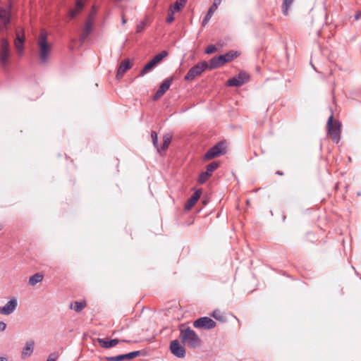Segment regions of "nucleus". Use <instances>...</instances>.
Returning <instances> with one entry per match:
<instances>
[{"mask_svg":"<svg viewBox=\"0 0 361 361\" xmlns=\"http://www.w3.org/2000/svg\"><path fill=\"white\" fill-rule=\"evenodd\" d=\"M221 0H214L213 4L209 8L208 12L207 14L209 16H212L214 13L216 11V10L218 8V6L220 4Z\"/></svg>","mask_w":361,"mask_h":361,"instance_id":"c756f323","label":"nucleus"},{"mask_svg":"<svg viewBox=\"0 0 361 361\" xmlns=\"http://www.w3.org/2000/svg\"><path fill=\"white\" fill-rule=\"evenodd\" d=\"M147 26V20H143L142 22H140L136 27V32H142Z\"/></svg>","mask_w":361,"mask_h":361,"instance_id":"473e14b6","label":"nucleus"},{"mask_svg":"<svg viewBox=\"0 0 361 361\" xmlns=\"http://www.w3.org/2000/svg\"><path fill=\"white\" fill-rule=\"evenodd\" d=\"M35 346V342L32 340L27 341L25 343V346L23 347L21 352V358L25 360L27 357H30L33 353Z\"/></svg>","mask_w":361,"mask_h":361,"instance_id":"dca6fc26","label":"nucleus"},{"mask_svg":"<svg viewBox=\"0 0 361 361\" xmlns=\"http://www.w3.org/2000/svg\"><path fill=\"white\" fill-rule=\"evenodd\" d=\"M216 51V47L213 45V44H211V45H209L206 49H205V54H213L214 53L215 51Z\"/></svg>","mask_w":361,"mask_h":361,"instance_id":"f704fd0d","label":"nucleus"},{"mask_svg":"<svg viewBox=\"0 0 361 361\" xmlns=\"http://www.w3.org/2000/svg\"><path fill=\"white\" fill-rule=\"evenodd\" d=\"M180 338L182 343L191 348H196L200 345L201 339L197 333L190 327L181 329Z\"/></svg>","mask_w":361,"mask_h":361,"instance_id":"f03ea898","label":"nucleus"},{"mask_svg":"<svg viewBox=\"0 0 361 361\" xmlns=\"http://www.w3.org/2000/svg\"><path fill=\"white\" fill-rule=\"evenodd\" d=\"M176 12L169 8L168 16L166 20L168 23H171L174 20L173 15Z\"/></svg>","mask_w":361,"mask_h":361,"instance_id":"72a5a7b5","label":"nucleus"},{"mask_svg":"<svg viewBox=\"0 0 361 361\" xmlns=\"http://www.w3.org/2000/svg\"><path fill=\"white\" fill-rule=\"evenodd\" d=\"M172 139V135L166 134L163 136V145L159 147L161 154L164 152L169 147Z\"/></svg>","mask_w":361,"mask_h":361,"instance_id":"b1692460","label":"nucleus"},{"mask_svg":"<svg viewBox=\"0 0 361 361\" xmlns=\"http://www.w3.org/2000/svg\"><path fill=\"white\" fill-rule=\"evenodd\" d=\"M278 174H279V175H282L283 173H281V172H278Z\"/></svg>","mask_w":361,"mask_h":361,"instance_id":"37998d69","label":"nucleus"},{"mask_svg":"<svg viewBox=\"0 0 361 361\" xmlns=\"http://www.w3.org/2000/svg\"><path fill=\"white\" fill-rule=\"evenodd\" d=\"M59 357L58 354L54 353L49 355L47 361H56Z\"/></svg>","mask_w":361,"mask_h":361,"instance_id":"c9c22d12","label":"nucleus"},{"mask_svg":"<svg viewBox=\"0 0 361 361\" xmlns=\"http://www.w3.org/2000/svg\"><path fill=\"white\" fill-rule=\"evenodd\" d=\"M140 354H141L140 351H139V350L128 353L130 360H132V359L139 356Z\"/></svg>","mask_w":361,"mask_h":361,"instance_id":"e433bc0d","label":"nucleus"},{"mask_svg":"<svg viewBox=\"0 0 361 361\" xmlns=\"http://www.w3.org/2000/svg\"><path fill=\"white\" fill-rule=\"evenodd\" d=\"M0 361H8V358L5 356L0 357Z\"/></svg>","mask_w":361,"mask_h":361,"instance_id":"79ce46f5","label":"nucleus"},{"mask_svg":"<svg viewBox=\"0 0 361 361\" xmlns=\"http://www.w3.org/2000/svg\"><path fill=\"white\" fill-rule=\"evenodd\" d=\"M170 350L171 353L178 357L183 358L185 355V348L177 340H174L171 342Z\"/></svg>","mask_w":361,"mask_h":361,"instance_id":"4468645a","label":"nucleus"},{"mask_svg":"<svg viewBox=\"0 0 361 361\" xmlns=\"http://www.w3.org/2000/svg\"><path fill=\"white\" fill-rule=\"evenodd\" d=\"M151 137L153 145L157 148V152L161 154L159 147L158 146V136L157 133L154 131L151 133Z\"/></svg>","mask_w":361,"mask_h":361,"instance_id":"7c9ffc66","label":"nucleus"},{"mask_svg":"<svg viewBox=\"0 0 361 361\" xmlns=\"http://www.w3.org/2000/svg\"><path fill=\"white\" fill-rule=\"evenodd\" d=\"M212 17V16H209L208 14H206L205 17L204 18V19L202 20V25L205 26L208 23V22L210 20Z\"/></svg>","mask_w":361,"mask_h":361,"instance_id":"4c0bfd02","label":"nucleus"},{"mask_svg":"<svg viewBox=\"0 0 361 361\" xmlns=\"http://www.w3.org/2000/svg\"><path fill=\"white\" fill-rule=\"evenodd\" d=\"M224 65V63L221 60V57H214L212 59L209 61V65L208 64V68L209 69H214L217 67H220Z\"/></svg>","mask_w":361,"mask_h":361,"instance_id":"5701e85b","label":"nucleus"},{"mask_svg":"<svg viewBox=\"0 0 361 361\" xmlns=\"http://www.w3.org/2000/svg\"><path fill=\"white\" fill-rule=\"evenodd\" d=\"M39 49V58L42 63H46L51 51V44L48 42V33L45 30H41L37 39Z\"/></svg>","mask_w":361,"mask_h":361,"instance_id":"f257e3e1","label":"nucleus"},{"mask_svg":"<svg viewBox=\"0 0 361 361\" xmlns=\"http://www.w3.org/2000/svg\"><path fill=\"white\" fill-rule=\"evenodd\" d=\"M106 361H123L124 360H130L128 353L118 355L116 356L106 357Z\"/></svg>","mask_w":361,"mask_h":361,"instance_id":"bb28decb","label":"nucleus"},{"mask_svg":"<svg viewBox=\"0 0 361 361\" xmlns=\"http://www.w3.org/2000/svg\"><path fill=\"white\" fill-rule=\"evenodd\" d=\"M237 52L229 51L226 54L221 55L220 57H221V60L224 64L232 61L234 58L237 57Z\"/></svg>","mask_w":361,"mask_h":361,"instance_id":"a878e982","label":"nucleus"},{"mask_svg":"<svg viewBox=\"0 0 361 361\" xmlns=\"http://www.w3.org/2000/svg\"><path fill=\"white\" fill-rule=\"evenodd\" d=\"M248 78V75L245 73H240L238 75L228 80L226 84L230 87H239L243 85Z\"/></svg>","mask_w":361,"mask_h":361,"instance_id":"f8f14e48","label":"nucleus"},{"mask_svg":"<svg viewBox=\"0 0 361 361\" xmlns=\"http://www.w3.org/2000/svg\"><path fill=\"white\" fill-rule=\"evenodd\" d=\"M96 13L97 8L95 6H93L85 24L84 32L81 37L82 41H84L90 34L92 26L94 25Z\"/></svg>","mask_w":361,"mask_h":361,"instance_id":"1a4fd4ad","label":"nucleus"},{"mask_svg":"<svg viewBox=\"0 0 361 361\" xmlns=\"http://www.w3.org/2000/svg\"><path fill=\"white\" fill-rule=\"evenodd\" d=\"M360 18H361V10H360V11H358V12L355 14V16L354 18H355V20H359Z\"/></svg>","mask_w":361,"mask_h":361,"instance_id":"ea45409f","label":"nucleus"},{"mask_svg":"<svg viewBox=\"0 0 361 361\" xmlns=\"http://www.w3.org/2000/svg\"><path fill=\"white\" fill-rule=\"evenodd\" d=\"M293 1L294 0H283V3L282 5V11L285 16L288 15V9L290 7V6L292 5Z\"/></svg>","mask_w":361,"mask_h":361,"instance_id":"cd10ccee","label":"nucleus"},{"mask_svg":"<svg viewBox=\"0 0 361 361\" xmlns=\"http://www.w3.org/2000/svg\"><path fill=\"white\" fill-rule=\"evenodd\" d=\"M85 307V302H75L72 305L71 308L73 309L76 312H80Z\"/></svg>","mask_w":361,"mask_h":361,"instance_id":"c85d7f7f","label":"nucleus"},{"mask_svg":"<svg viewBox=\"0 0 361 361\" xmlns=\"http://www.w3.org/2000/svg\"><path fill=\"white\" fill-rule=\"evenodd\" d=\"M24 41H25V35H24L23 31H22V33L17 32L16 38L15 39L14 44H15V47L18 51V53L20 56H22L23 54Z\"/></svg>","mask_w":361,"mask_h":361,"instance_id":"2eb2a0df","label":"nucleus"},{"mask_svg":"<svg viewBox=\"0 0 361 361\" xmlns=\"http://www.w3.org/2000/svg\"><path fill=\"white\" fill-rule=\"evenodd\" d=\"M333 114H331L327 121L328 133L334 142H338L340 140L341 125L338 122H334Z\"/></svg>","mask_w":361,"mask_h":361,"instance_id":"7ed1b4c3","label":"nucleus"},{"mask_svg":"<svg viewBox=\"0 0 361 361\" xmlns=\"http://www.w3.org/2000/svg\"><path fill=\"white\" fill-rule=\"evenodd\" d=\"M44 276L41 273H36L29 278V285L34 286L43 280Z\"/></svg>","mask_w":361,"mask_h":361,"instance_id":"4be33fe9","label":"nucleus"},{"mask_svg":"<svg viewBox=\"0 0 361 361\" xmlns=\"http://www.w3.org/2000/svg\"><path fill=\"white\" fill-rule=\"evenodd\" d=\"M225 152V145L224 143L220 142L215 145L214 147L210 148L207 153L203 157V159L204 161H207L212 159L214 157H216L221 154H224Z\"/></svg>","mask_w":361,"mask_h":361,"instance_id":"0eeeda50","label":"nucleus"},{"mask_svg":"<svg viewBox=\"0 0 361 361\" xmlns=\"http://www.w3.org/2000/svg\"><path fill=\"white\" fill-rule=\"evenodd\" d=\"M121 23H122V25H125L126 23V20L123 15L121 17Z\"/></svg>","mask_w":361,"mask_h":361,"instance_id":"a19ab883","label":"nucleus"},{"mask_svg":"<svg viewBox=\"0 0 361 361\" xmlns=\"http://www.w3.org/2000/svg\"><path fill=\"white\" fill-rule=\"evenodd\" d=\"M187 1L188 0H176L169 8L176 12H178L185 6Z\"/></svg>","mask_w":361,"mask_h":361,"instance_id":"393cba45","label":"nucleus"},{"mask_svg":"<svg viewBox=\"0 0 361 361\" xmlns=\"http://www.w3.org/2000/svg\"><path fill=\"white\" fill-rule=\"evenodd\" d=\"M97 341L101 347L104 348H110L112 347L116 346L117 344H118L121 341L118 340V338H114L111 341H106L103 338H98ZM122 342H127L125 340H123Z\"/></svg>","mask_w":361,"mask_h":361,"instance_id":"6ab92c4d","label":"nucleus"},{"mask_svg":"<svg viewBox=\"0 0 361 361\" xmlns=\"http://www.w3.org/2000/svg\"><path fill=\"white\" fill-rule=\"evenodd\" d=\"M6 328V324L4 322H0V331H4Z\"/></svg>","mask_w":361,"mask_h":361,"instance_id":"58836bf2","label":"nucleus"},{"mask_svg":"<svg viewBox=\"0 0 361 361\" xmlns=\"http://www.w3.org/2000/svg\"><path fill=\"white\" fill-rule=\"evenodd\" d=\"M219 167V163L213 161L207 166V171L202 172L198 177V182L201 184L204 183L208 178L212 176L213 171Z\"/></svg>","mask_w":361,"mask_h":361,"instance_id":"9b49d317","label":"nucleus"},{"mask_svg":"<svg viewBox=\"0 0 361 361\" xmlns=\"http://www.w3.org/2000/svg\"><path fill=\"white\" fill-rule=\"evenodd\" d=\"M131 67H132V64L130 63L129 59H125L124 61H123L121 63V64L118 68V71L116 73V78L117 79L121 78L123 76L124 73L128 70H129Z\"/></svg>","mask_w":361,"mask_h":361,"instance_id":"f3484780","label":"nucleus"},{"mask_svg":"<svg viewBox=\"0 0 361 361\" xmlns=\"http://www.w3.org/2000/svg\"><path fill=\"white\" fill-rule=\"evenodd\" d=\"M208 68V63L206 61H202L192 67L185 75L184 79L187 81L192 80L195 77L200 75L206 69Z\"/></svg>","mask_w":361,"mask_h":361,"instance_id":"39448f33","label":"nucleus"},{"mask_svg":"<svg viewBox=\"0 0 361 361\" xmlns=\"http://www.w3.org/2000/svg\"><path fill=\"white\" fill-rule=\"evenodd\" d=\"M11 56L10 44L6 39H2L0 44V63L6 67L9 63Z\"/></svg>","mask_w":361,"mask_h":361,"instance_id":"20e7f679","label":"nucleus"},{"mask_svg":"<svg viewBox=\"0 0 361 361\" xmlns=\"http://www.w3.org/2000/svg\"><path fill=\"white\" fill-rule=\"evenodd\" d=\"M84 4L81 2V0H77L75 4V8L71 9L68 13V16L71 19H73L82 10Z\"/></svg>","mask_w":361,"mask_h":361,"instance_id":"412c9836","label":"nucleus"},{"mask_svg":"<svg viewBox=\"0 0 361 361\" xmlns=\"http://www.w3.org/2000/svg\"><path fill=\"white\" fill-rule=\"evenodd\" d=\"M10 8H0V23L6 26L10 23Z\"/></svg>","mask_w":361,"mask_h":361,"instance_id":"aec40b11","label":"nucleus"},{"mask_svg":"<svg viewBox=\"0 0 361 361\" xmlns=\"http://www.w3.org/2000/svg\"><path fill=\"white\" fill-rule=\"evenodd\" d=\"M202 192L200 190H196L192 195L188 199L187 202L185 204V209L188 211L191 209V208L195 205V204L198 201L201 196Z\"/></svg>","mask_w":361,"mask_h":361,"instance_id":"a211bd4d","label":"nucleus"},{"mask_svg":"<svg viewBox=\"0 0 361 361\" xmlns=\"http://www.w3.org/2000/svg\"><path fill=\"white\" fill-rule=\"evenodd\" d=\"M212 316L219 321L224 320V316L221 314V312L219 310H214L212 313Z\"/></svg>","mask_w":361,"mask_h":361,"instance_id":"2f4dec72","label":"nucleus"},{"mask_svg":"<svg viewBox=\"0 0 361 361\" xmlns=\"http://www.w3.org/2000/svg\"><path fill=\"white\" fill-rule=\"evenodd\" d=\"M168 56V51H162L159 54H157L153 59L145 64L144 68L142 69L140 76H143L149 71H150L155 66L159 63L164 58Z\"/></svg>","mask_w":361,"mask_h":361,"instance_id":"423d86ee","label":"nucleus"},{"mask_svg":"<svg viewBox=\"0 0 361 361\" xmlns=\"http://www.w3.org/2000/svg\"><path fill=\"white\" fill-rule=\"evenodd\" d=\"M173 81V78H169L165 79L162 83L160 85L159 89L153 96L154 100L159 99L161 96H163L165 92L169 89L171 82Z\"/></svg>","mask_w":361,"mask_h":361,"instance_id":"ddd939ff","label":"nucleus"},{"mask_svg":"<svg viewBox=\"0 0 361 361\" xmlns=\"http://www.w3.org/2000/svg\"><path fill=\"white\" fill-rule=\"evenodd\" d=\"M17 307V299L15 297L11 298L4 306L0 307V314L2 315H10L14 312Z\"/></svg>","mask_w":361,"mask_h":361,"instance_id":"9d476101","label":"nucleus"},{"mask_svg":"<svg viewBox=\"0 0 361 361\" xmlns=\"http://www.w3.org/2000/svg\"><path fill=\"white\" fill-rule=\"evenodd\" d=\"M216 325V322L208 317H200L193 322V326L195 328L204 330L212 329Z\"/></svg>","mask_w":361,"mask_h":361,"instance_id":"6e6552de","label":"nucleus"}]
</instances>
